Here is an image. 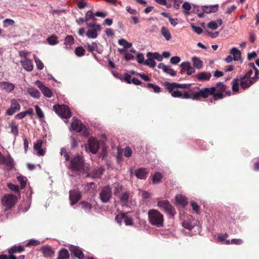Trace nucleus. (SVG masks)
Wrapping results in <instances>:
<instances>
[{"instance_id":"1","label":"nucleus","mask_w":259,"mask_h":259,"mask_svg":"<svg viewBox=\"0 0 259 259\" xmlns=\"http://www.w3.org/2000/svg\"><path fill=\"white\" fill-rule=\"evenodd\" d=\"M165 89L174 98H182L183 99H191L192 94L190 95L187 92L182 93L178 91L179 89H190V84H180L176 82H169L165 81L163 82Z\"/></svg>"},{"instance_id":"2","label":"nucleus","mask_w":259,"mask_h":259,"mask_svg":"<svg viewBox=\"0 0 259 259\" xmlns=\"http://www.w3.org/2000/svg\"><path fill=\"white\" fill-rule=\"evenodd\" d=\"M149 223L154 226L160 228L163 226V215L158 210L151 209L148 212Z\"/></svg>"},{"instance_id":"3","label":"nucleus","mask_w":259,"mask_h":259,"mask_svg":"<svg viewBox=\"0 0 259 259\" xmlns=\"http://www.w3.org/2000/svg\"><path fill=\"white\" fill-rule=\"evenodd\" d=\"M122 186L119 184H115L114 186V194L120 200L122 205H127L131 198V194L129 191H123Z\"/></svg>"},{"instance_id":"4","label":"nucleus","mask_w":259,"mask_h":259,"mask_svg":"<svg viewBox=\"0 0 259 259\" xmlns=\"http://www.w3.org/2000/svg\"><path fill=\"white\" fill-rule=\"evenodd\" d=\"M84 160L83 158L80 155L74 156L70 161L68 168L75 171H80L84 169Z\"/></svg>"},{"instance_id":"5","label":"nucleus","mask_w":259,"mask_h":259,"mask_svg":"<svg viewBox=\"0 0 259 259\" xmlns=\"http://www.w3.org/2000/svg\"><path fill=\"white\" fill-rule=\"evenodd\" d=\"M213 88H204L192 93L191 99L193 100L201 101L202 99H206L211 95Z\"/></svg>"},{"instance_id":"6","label":"nucleus","mask_w":259,"mask_h":259,"mask_svg":"<svg viewBox=\"0 0 259 259\" xmlns=\"http://www.w3.org/2000/svg\"><path fill=\"white\" fill-rule=\"evenodd\" d=\"M210 88H213V92L211 94L214 100H219L225 97L224 94L225 91L228 88L227 85L224 84L223 82H218L214 87H210Z\"/></svg>"},{"instance_id":"7","label":"nucleus","mask_w":259,"mask_h":259,"mask_svg":"<svg viewBox=\"0 0 259 259\" xmlns=\"http://www.w3.org/2000/svg\"><path fill=\"white\" fill-rule=\"evenodd\" d=\"M71 127L73 131H76L77 133L82 132V135L83 137H87L90 135V132L87 127L82 123L81 121L76 117L72 118Z\"/></svg>"},{"instance_id":"8","label":"nucleus","mask_w":259,"mask_h":259,"mask_svg":"<svg viewBox=\"0 0 259 259\" xmlns=\"http://www.w3.org/2000/svg\"><path fill=\"white\" fill-rule=\"evenodd\" d=\"M54 111L62 118L68 119L71 116V112L69 107L65 105H55Z\"/></svg>"},{"instance_id":"9","label":"nucleus","mask_w":259,"mask_h":259,"mask_svg":"<svg viewBox=\"0 0 259 259\" xmlns=\"http://www.w3.org/2000/svg\"><path fill=\"white\" fill-rule=\"evenodd\" d=\"M157 206L171 217H174L176 213L175 208L167 200L158 201Z\"/></svg>"},{"instance_id":"10","label":"nucleus","mask_w":259,"mask_h":259,"mask_svg":"<svg viewBox=\"0 0 259 259\" xmlns=\"http://www.w3.org/2000/svg\"><path fill=\"white\" fill-rule=\"evenodd\" d=\"M17 197L13 194H7L4 196L2 199L3 205L5 207V210H8L13 207L15 204Z\"/></svg>"},{"instance_id":"11","label":"nucleus","mask_w":259,"mask_h":259,"mask_svg":"<svg viewBox=\"0 0 259 259\" xmlns=\"http://www.w3.org/2000/svg\"><path fill=\"white\" fill-rule=\"evenodd\" d=\"M112 195L111 188L106 186L102 188L99 193V198L101 202L106 203L110 201Z\"/></svg>"},{"instance_id":"12","label":"nucleus","mask_w":259,"mask_h":259,"mask_svg":"<svg viewBox=\"0 0 259 259\" xmlns=\"http://www.w3.org/2000/svg\"><path fill=\"white\" fill-rule=\"evenodd\" d=\"M197 8H199L198 7ZM219 5H214L209 6H204L201 8V10L198 9L197 11V14L199 18H203L204 14L203 13L209 14L211 13H214L218 11Z\"/></svg>"},{"instance_id":"13","label":"nucleus","mask_w":259,"mask_h":259,"mask_svg":"<svg viewBox=\"0 0 259 259\" xmlns=\"http://www.w3.org/2000/svg\"><path fill=\"white\" fill-rule=\"evenodd\" d=\"M85 148L92 154H96L99 148V141L94 138H90L88 140L87 145Z\"/></svg>"},{"instance_id":"14","label":"nucleus","mask_w":259,"mask_h":259,"mask_svg":"<svg viewBox=\"0 0 259 259\" xmlns=\"http://www.w3.org/2000/svg\"><path fill=\"white\" fill-rule=\"evenodd\" d=\"M95 16V13H93L92 10L88 11L85 14V22L90 28H94L97 25V19Z\"/></svg>"},{"instance_id":"15","label":"nucleus","mask_w":259,"mask_h":259,"mask_svg":"<svg viewBox=\"0 0 259 259\" xmlns=\"http://www.w3.org/2000/svg\"><path fill=\"white\" fill-rule=\"evenodd\" d=\"M258 80L252 77L251 78H245L243 76L240 77V84L241 88L243 90L249 88L252 84L255 83Z\"/></svg>"},{"instance_id":"16","label":"nucleus","mask_w":259,"mask_h":259,"mask_svg":"<svg viewBox=\"0 0 259 259\" xmlns=\"http://www.w3.org/2000/svg\"><path fill=\"white\" fill-rule=\"evenodd\" d=\"M35 84L40 90L44 95L48 98H51L53 95V92L51 89L42 84V83L39 81L37 80L35 82Z\"/></svg>"},{"instance_id":"17","label":"nucleus","mask_w":259,"mask_h":259,"mask_svg":"<svg viewBox=\"0 0 259 259\" xmlns=\"http://www.w3.org/2000/svg\"><path fill=\"white\" fill-rule=\"evenodd\" d=\"M80 192L76 190H70L69 191V199L70 204L73 205L76 204L81 198Z\"/></svg>"},{"instance_id":"18","label":"nucleus","mask_w":259,"mask_h":259,"mask_svg":"<svg viewBox=\"0 0 259 259\" xmlns=\"http://www.w3.org/2000/svg\"><path fill=\"white\" fill-rule=\"evenodd\" d=\"M20 110V105L17 100L13 99L11 101L10 107L7 110L6 114L8 115H12L15 112Z\"/></svg>"},{"instance_id":"19","label":"nucleus","mask_w":259,"mask_h":259,"mask_svg":"<svg viewBox=\"0 0 259 259\" xmlns=\"http://www.w3.org/2000/svg\"><path fill=\"white\" fill-rule=\"evenodd\" d=\"M69 249L71 253L78 259H85L87 257L84 256L81 249L78 246L70 245Z\"/></svg>"},{"instance_id":"20","label":"nucleus","mask_w":259,"mask_h":259,"mask_svg":"<svg viewBox=\"0 0 259 259\" xmlns=\"http://www.w3.org/2000/svg\"><path fill=\"white\" fill-rule=\"evenodd\" d=\"M86 32L87 36L89 38H96L98 36V31H100L102 30V27L100 25H96L95 27L91 28Z\"/></svg>"},{"instance_id":"21","label":"nucleus","mask_w":259,"mask_h":259,"mask_svg":"<svg viewBox=\"0 0 259 259\" xmlns=\"http://www.w3.org/2000/svg\"><path fill=\"white\" fill-rule=\"evenodd\" d=\"M40 251L45 257H52L55 253L54 249L49 245L42 246L40 249Z\"/></svg>"},{"instance_id":"22","label":"nucleus","mask_w":259,"mask_h":259,"mask_svg":"<svg viewBox=\"0 0 259 259\" xmlns=\"http://www.w3.org/2000/svg\"><path fill=\"white\" fill-rule=\"evenodd\" d=\"M149 174V170L144 167H141L135 171V176L138 179L145 180Z\"/></svg>"},{"instance_id":"23","label":"nucleus","mask_w":259,"mask_h":259,"mask_svg":"<svg viewBox=\"0 0 259 259\" xmlns=\"http://www.w3.org/2000/svg\"><path fill=\"white\" fill-rule=\"evenodd\" d=\"M20 63L23 68L27 71L30 72L33 69L32 61L30 59H21Z\"/></svg>"},{"instance_id":"24","label":"nucleus","mask_w":259,"mask_h":259,"mask_svg":"<svg viewBox=\"0 0 259 259\" xmlns=\"http://www.w3.org/2000/svg\"><path fill=\"white\" fill-rule=\"evenodd\" d=\"M14 88L15 85L10 82L5 81L0 82V89L4 90L6 92H11L14 89Z\"/></svg>"},{"instance_id":"25","label":"nucleus","mask_w":259,"mask_h":259,"mask_svg":"<svg viewBox=\"0 0 259 259\" xmlns=\"http://www.w3.org/2000/svg\"><path fill=\"white\" fill-rule=\"evenodd\" d=\"M104 168L102 167L94 168L92 170L91 172L88 175L89 177H91L93 178H100L101 176L103 175Z\"/></svg>"},{"instance_id":"26","label":"nucleus","mask_w":259,"mask_h":259,"mask_svg":"<svg viewBox=\"0 0 259 259\" xmlns=\"http://www.w3.org/2000/svg\"><path fill=\"white\" fill-rule=\"evenodd\" d=\"M195 76L199 81H207L210 79L211 74L209 72H201L196 74Z\"/></svg>"},{"instance_id":"27","label":"nucleus","mask_w":259,"mask_h":259,"mask_svg":"<svg viewBox=\"0 0 259 259\" xmlns=\"http://www.w3.org/2000/svg\"><path fill=\"white\" fill-rule=\"evenodd\" d=\"M152 55L153 53L148 52L147 54V57H148V59L144 62V64L150 67H154L156 65V62L153 58Z\"/></svg>"},{"instance_id":"28","label":"nucleus","mask_w":259,"mask_h":259,"mask_svg":"<svg viewBox=\"0 0 259 259\" xmlns=\"http://www.w3.org/2000/svg\"><path fill=\"white\" fill-rule=\"evenodd\" d=\"M230 54H231L233 56V58L235 61H237L241 60V52L236 48H233L230 51Z\"/></svg>"},{"instance_id":"29","label":"nucleus","mask_w":259,"mask_h":259,"mask_svg":"<svg viewBox=\"0 0 259 259\" xmlns=\"http://www.w3.org/2000/svg\"><path fill=\"white\" fill-rule=\"evenodd\" d=\"M24 250V247L22 245H14L9 249L8 253L9 254H14L17 252H21Z\"/></svg>"},{"instance_id":"30","label":"nucleus","mask_w":259,"mask_h":259,"mask_svg":"<svg viewBox=\"0 0 259 259\" xmlns=\"http://www.w3.org/2000/svg\"><path fill=\"white\" fill-rule=\"evenodd\" d=\"M70 257L68 251L65 248L60 250L57 259H69Z\"/></svg>"},{"instance_id":"31","label":"nucleus","mask_w":259,"mask_h":259,"mask_svg":"<svg viewBox=\"0 0 259 259\" xmlns=\"http://www.w3.org/2000/svg\"><path fill=\"white\" fill-rule=\"evenodd\" d=\"M223 24L222 19H218L217 21H211L208 24V27L212 29L215 30L218 28L219 26Z\"/></svg>"},{"instance_id":"32","label":"nucleus","mask_w":259,"mask_h":259,"mask_svg":"<svg viewBox=\"0 0 259 259\" xmlns=\"http://www.w3.org/2000/svg\"><path fill=\"white\" fill-rule=\"evenodd\" d=\"M4 163L7 166L9 167L10 169H12L14 166V160L13 158L10 156L8 155L7 157L4 156V159L3 160Z\"/></svg>"},{"instance_id":"33","label":"nucleus","mask_w":259,"mask_h":259,"mask_svg":"<svg viewBox=\"0 0 259 259\" xmlns=\"http://www.w3.org/2000/svg\"><path fill=\"white\" fill-rule=\"evenodd\" d=\"M27 93L32 97L34 98H39L40 96V93L38 90L34 88H29L27 90Z\"/></svg>"},{"instance_id":"34","label":"nucleus","mask_w":259,"mask_h":259,"mask_svg":"<svg viewBox=\"0 0 259 259\" xmlns=\"http://www.w3.org/2000/svg\"><path fill=\"white\" fill-rule=\"evenodd\" d=\"M9 126L11 127V133L17 137L18 136V127L15 121H12L10 124Z\"/></svg>"},{"instance_id":"35","label":"nucleus","mask_w":259,"mask_h":259,"mask_svg":"<svg viewBox=\"0 0 259 259\" xmlns=\"http://www.w3.org/2000/svg\"><path fill=\"white\" fill-rule=\"evenodd\" d=\"M143 87H146L147 88L149 89H152L153 90V91L156 93H160L161 91V89L159 86L152 83L145 84Z\"/></svg>"},{"instance_id":"36","label":"nucleus","mask_w":259,"mask_h":259,"mask_svg":"<svg viewBox=\"0 0 259 259\" xmlns=\"http://www.w3.org/2000/svg\"><path fill=\"white\" fill-rule=\"evenodd\" d=\"M162 175L159 172H156L152 176V182L153 184H158L162 179Z\"/></svg>"},{"instance_id":"37","label":"nucleus","mask_w":259,"mask_h":259,"mask_svg":"<svg viewBox=\"0 0 259 259\" xmlns=\"http://www.w3.org/2000/svg\"><path fill=\"white\" fill-rule=\"evenodd\" d=\"M161 32L162 35L165 37L166 40H169L171 38V35L169 30L165 27L163 26L161 28Z\"/></svg>"},{"instance_id":"38","label":"nucleus","mask_w":259,"mask_h":259,"mask_svg":"<svg viewBox=\"0 0 259 259\" xmlns=\"http://www.w3.org/2000/svg\"><path fill=\"white\" fill-rule=\"evenodd\" d=\"M176 200L178 203L183 205H185L187 203L186 198L181 195H177Z\"/></svg>"},{"instance_id":"39","label":"nucleus","mask_w":259,"mask_h":259,"mask_svg":"<svg viewBox=\"0 0 259 259\" xmlns=\"http://www.w3.org/2000/svg\"><path fill=\"white\" fill-rule=\"evenodd\" d=\"M47 41L50 45H55L58 43V37L55 35H51L48 37Z\"/></svg>"},{"instance_id":"40","label":"nucleus","mask_w":259,"mask_h":259,"mask_svg":"<svg viewBox=\"0 0 259 259\" xmlns=\"http://www.w3.org/2000/svg\"><path fill=\"white\" fill-rule=\"evenodd\" d=\"M239 81H240L239 79L235 78L232 81V90L233 92H236L239 91V83H240Z\"/></svg>"},{"instance_id":"41","label":"nucleus","mask_w":259,"mask_h":259,"mask_svg":"<svg viewBox=\"0 0 259 259\" xmlns=\"http://www.w3.org/2000/svg\"><path fill=\"white\" fill-rule=\"evenodd\" d=\"M195 223H193L192 222H189L187 220L184 221L183 223V227L189 230H191L195 227Z\"/></svg>"},{"instance_id":"42","label":"nucleus","mask_w":259,"mask_h":259,"mask_svg":"<svg viewBox=\"0 0 259 259\" xmlns=\"http://www.w3.org/2000/svg\"><path fill=\"white\" fill-rule=\"evenodd\" d=\"M193 65L197 69H201L202 67V62L198 58L194 57L193 58Z\"/></svg>"},{"instance_id":"43","label":"nucleus","mask_w":259,"mask_h":259,"mask_svg":"<svg viewBox=\"0 0 259 259\" xmlns=\"http://www.w3.org/2000/svg\"><path fill=\"white\" fill-rule=\"evenodd\" d=\"M118 43L119 45L123 46L124 49L130 48L132 46L131 43L127 42L125 39L123 38L119 39Z\"/></svg>"},{"instance_id":"44","label":"nucleus","mask_w":259,"mask_h":259,"mask_svg":"<svg viewBox=\"0 0 259 259\" xmlns=\"http://www.w3.org/2000/svg\"><path fill=\"white\" fill-rule=\"evenodd\" d=\"M33 58L36 63L37 68L38 70H42L44 67V65L41 61L35 55H33Z\"/></svg>"},{"instance_id":"45","label":"nucleus","mask_w":259,"mask_h":259,"mask_svg":"<svg viewBox=\"0 0 259 259\" xmlns=\"http://www.w3.org/2000/svg\"><path fill=\"white\" fill-rule=\"evenodd\" d=\"M248 66L252 68V69L254 71V76L253 77L256 79L258 80L259 78V70L255 66L254 64L253 63H250L248 64Z\"/></svg>"},{"instance_id":"46","label":"nucleus","mask_w":259,"mask_h":259,"mask_svg":"<svg viewBox=\"0 0 259 259\" xmlns=\"http://www.w3.org/2000/svg\"><path fill=\"white\" fill-rule=\"evenodd\" d=\"M85 50L82 47H77L75 50V54L78 57H81L85 54Z\"/></svg>"},{"instance_id":"47","label":"nucleus","mask_w":259,"mask_h":259,"mask_svg":"<svg viewBox=\"0 0 259 259\" xmlns=\"http://www.w3.org/2000/svg\"><path fill=\"white\" fill-rule=\"evenodd\" d=\"M64 41V44L66 46H71L74 44V39L72 36L68 35L65 38Z\"/></svg>"},{"instance_id":"48","label":"nucleus","mask_w":259,"mask_h":259,"mask_svg":"<svg viewBox=\"0 0 259 259\" xmlns=\"http://www.w3.org/2000/svg\"><path fill=\"white\" fill-rule=\"evenodd\" d=\"M82 208L86 211H90L92 208V205L90 203L82 201L80 202Z\"/></svg>"},{"instance_id":"49","label":"nucleus","mask_w":259,"mask_h":259,"mask_svg":"<svg viewBox=\"0 0 259 259\" xmlns=\"http://www.w3.org/2000/svg\"><path fill=\"white\" fill-rule=\"evenodd\" d=\"M125 217V213H120L118 214L115 218V221L120 225L122 224V221L123 220V218Z\"/></svg>"},{"instance_id":"50","label":"nucleus","mask_w":259,"mask_h":259,"mask_svg":"<svg viewBox=\"0 0 259 259\" xmlns=\"http://www.w3.org/2000/svg\"><path fill=\"white\" fill-rule=\"evenodd\" d=\"M40 244V241L37 240L31 239L29 240L26 244V246L28 247L30 246H37Z\"/></svg>"},{"instance_id":"51","label":"nucleus","mask_w":259,"mask_h":259,"mask_svg":"<svg viewBox=\"0 0 259 259\" xmlns=\"http://www.w3.org/2000/svg\"><path fill=\"white\" fill-rule=\"evenodd\" d=\"M181 67L182 68L181 72L183 71H187L189 69H190L191 66L190 64L188 62H184L181 64Z\"/></svg>"},{"instance_id":"52","label":"nucleus","mask_w":259,"mask_h":259,"mask_svg":"<svg viewBox=\"0 0 259 259\" xmlns=\"http://www.w3.org/2000/svg\"><path fill=\"white\" fill-rule=\"evenodd\" d=\"M60 154L64 157L66 161H67L70 159V156L65 148H62L61 149Z\"/></svg>"},{"instance_id":"53","label":"nucleus","mask_w":259,"mask_h":259,"mask_svg":"<svg viewBox=\"0 0 259 259\" xmlns=\"http://www.w3.org/2000/svg\"><path fill=\"white\" fill-rule=\"evenodd\" d=\"M87 46L89 51L91 53L98 50V45L96 42H93L92 45L88 44Z\"/></svg>"},{"instance_id":"54","label":"nucleus","mask_w":259,"mask_h":259,"mask_svg":"<svg viewBox=\"0 0 259 259\" xmlns=\"http://www.w3.org/2000/svg\"><path fill=\"white\" fill-rule=\"evenodd\" d=\"M35 109L36 113L37 116L39 118L41 119L44 117V113H43L42 111L41 110V109L40 108V107L38 105L35 106Z\"/></svg>"},{"instance_id":"55","label":"nucleus","mask_w":259,"mask_h":259,"mask_svg":"<svg viewBox=\"0 0 259 259\" xmlns=\"http://www.w3.org/2000/svg\"><path fill=\"white\" fill-rule=\"evenodd\" d=\"M25 179V178L22 176L17 177V180L20 183L22 189L24 188L26 185V181Z\"/></svg>"},{"instance_id":"56","label":"nucleus","mask_w":259,"mask_h":259,"mask_svg":"<svg viewBox=\"0 0 259 259\" xmlns=\"http://www.w3.org/2000/svg\"><path fill=\"white\" fill-rule=\"evenodd\" d=\"M7 186L12 191L15 192H19V187L17 185H14L12 183H8Z\"/></svg>"},{"instance_id":"57","label":"nucleus","mask_w":259,"mask_h":259,"mask_svg":"<svg viewBox=\"0 0 259 259\" xmlns=\"http://www.w3.org/2000/svg\"><path fill=\"white\" fill-rule=\"evenodd\" d=\"M191 205L193 211L196 213H198L200 210V207L197 203L195 201H192L191 202Z\"/></svg>"},{"instance_id":"58","label":"nucleus","mask_w":259,"mask_h":259,"mask_svg":"<svg viewBox=\"0 0 259 259\" xmlns=\"http://www.w3.org/2000/svg\"><path fill=\"white\" fill-rule=\"evenodd\" d=\"M123 220L125 222V224L126 226H132L133 225V222L131 217H128L126 215V213H125V217L123 218Z\"/></svg>"},{"instance_id":"59","label":"nucleus","mask_w":259,"mask_h":259,"mask_svg":"<svg viewBox=\"0 0 259 259\" xmlns=\"http://www.w3.org/2000/svg\"><path fill=\"white\" fill-rule=\"evenodd\" d=\"M164 72L172 76H175L177 74L176 71L171 68L170 66H167L166 71H164Z\"/></svg>"},{"instance_id":"60","label":"nucleus","mask_w":259,"mask_h":259,"mask_svg":"<svg viewBox=\"0 0 259 259\" xmlns=\"http://www.w3.org/2000/svg\"><path fill=\"white\" fill-rule=\"evenodd\" d=\"M191 26L192 28L193 31L198 34H201L203 31L202 29L200 27L196 26L194 25V24H192L191 25Z\"/></svg>"},{"instance_id":"61","label":"nucleus","mask_w":259,"mask_h":259,"mask_svg":"<svg viewBox=\"0 0 259 259\" xmlns=\"http://www.w3.org/2000/svg\"><path fill=\"white\" fill-rule=\"evenodd\" d=\"M14 23L15 22L13 20L10 19H6L4 20V21L3 22V23H4L3 26L4 27H7L8 26L13 25Z\"/></svg>"},{"instance_id":"62","label":"nucleus","mask_w":259,"mask_h":259,"mask_svg":"<svg viewBox=\"0 0 259 259\" xmlns=\"http://www.w3.org/2000/svg\"><path fill=\"white\" fill-rule=\"evenodd\" d=\"M137 60L138 62V63H139L140 64H142V63L144 64V62H145L144 57V55L142 53H139L137 54Z\"/></svg>"},{"instance_id":"63","label":"nucleus","mask_w":259,"mask_h":259,"mask_svg":"<svg viewBox=\"0 0 259 259\" xmlns=\"http://www.w3.org/2000/svg\"><path fill=\"white\" fill-rule=\"evenodd\" d=\"M42 144V140H37V142L35 143H34V146H33L34 149L35 151H36L39 149H41Z\"/></svg>"},{"instance_id":"64","label":"nucleus","mask_w":259,"mask_h":259,"mask_svg":"<svg viewBox=\"0 0 259 259\" xmlns=\"http://www.w3.org/2000/svg\"><path fill=\"white\" fill-rule=\"evenodd\" d=\"M88 3L84 0H80L77 3V7L80 9H82L87 6Z\"/></svg>"}]
</instances>
